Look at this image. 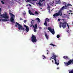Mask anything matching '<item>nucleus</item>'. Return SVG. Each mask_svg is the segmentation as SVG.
<instances>
[{"mask_svg": "<svg viewBox=\"0 0 73 73\" xmlns=\"http://www.w3.org/2000/svg\"><path fill=\"white\" fill-rule=\"evenodd\" d=\"M64 7H62L59 10L58 12V13H56L55 14H54L53 15V16L54 17H56H56H57V16H58L59 15H60V16H61L62 15V10H64Z\"/></svg>", "mask_w": 73, "mask_h": 73, "instance_id": "f257e3e1", "label": "nucleus"}, {"mask_svg": "<svg viewBox=\"0 0 73 73\" xmlns=\"http://www.w3.org/2000/svg\"><path fill=\"white\" fill-rule=\"evenodd\" d=\"M52 54L53 56H52V57L54 58L51 57L50 59V60H52V59L54 60H55V64L56 65H57V59H56V57H57L58 56L56 55L54 53H53Z\"/></svg>", "mask_w": 73, "mask_h": 73, "instance_id": "f03ea898", "label": "nucleus"}, {"mask_svg": "<svg viewBox=\"0 0 73 73\" xmlns=\"http://www.w3.org/2000/svg\"><path fill=\"white\" fill-rule=\"evenodd\" d=\"M17 25L18 26V29L19 30H23V31H24V30H25V28H23V27H22V26L20 25V24H19V23L17 22H16L15 23V27L16 28L17 27Z\"/></svg>", "mask_w": 73, "mask_h": 73, "instance_id": "7ed1b4c3", "label": "nucleus"}, {"mask_svg": "<svg viewBox=\"0 0 73 73\" xmlns=\"http://www.w3.org/2000/svg\"><path fill=\"white\" fill-rule=\"evenodd\" d=\"M67 24V23H66V22H65L63 23H62V22H60V25H59L60 28H61V25H62L63 29H65V28H66V27Z\"/></svg>", "mask_w": 73, "mask_h": 73, "instance_id": "20e7f679", "label": "nucleus"}, {"mask_svg": "<svg viewBox=\"0 0 73 73\" xmlns=\"http://www.w3.org/2000/svg\"><path fill=\"white\" fill-rule=\"evenodd\" d=\"M10 16H11L10 19V20L11 22L13 23H15V21L14 20V17H15V15L13 14L12 13H9Z\"/></svg>", "mask_w": 73, "mask_h": 73, "instance_id": "39448f33", "label": "nucleus"}, {"mask_svg": "<svg viewBox=\"0 0 73 73\" xmlns=\"http://www.w3.org/2000/svg\"><path fill=\"white\" fill-rule=\"evenodd\" d=\"M37 41L36 37L33 35H32L31 37V41L32 42H36Z\"/></svg>", "mask_w": 73, "mask_h": 73, "instance_id": "423d86ee", "label": "nucleus"}, {"mask_svg": "<svg viewBox=\"0 0 73 73\" xmlns=\"http://www.w3.org/2000/svg\"><path fill=\"white\" fill-rule=\"evenodd\" d=\"M1 18H3V19H8L9 18V17L8 15V14L6 12H5V14L1 15Z\"/></svg>", "mask_w": 73, "mask_h": 73, "instance_id": "0eeeda50", "label": "nucleus"}, {"mask_svg": "<svg viewBox=\"0 0 73 73\" xmlns=\"http://www.w3.org/2000/svg\"><path fill=\"white\" fill-rule=\"evenodd\" d=\"M72 63L73 62V60H70L68 62H64V64H65V65L68 66V65H69L71 64V63H72Z\"/></svg>", "mask_w": 73, "mask_h": 73, "instance_id": "6e6552de", "label": "nucleus"}, {"mask_svg": "<svg viewBox=\"0 0 73 73\" xmlns=\"http://www.w3.org/2000/svg\"><path fill=\"white\" fill-rule=\"evenodd\" d=\"M33 26L34 28V31L35 32H37V24H36L35 26L33 25Z\"/></svg>", "mask_w": 73, "mask_h": 73, "instance_id": "1a4fd4ad", "label": "nucleus"}, {"mask_svg": "<svg viewBox=\"0 0 73 73\" xmlns=\"http://www.w3.org/2000/svg\"><path fill=\"white\" fill-rule=\"evenodd\" d=\"M49 19L46 18V19L45 21V23H44V25L45 26H47L48 25V24L47 23V21L48 23H49Z\"/></svg>", "mask_w": 73, "mask_h": 73, "instance_id": "9d476101", "label": "nucleus"}, {"mask_svg": "<svg viewBox=\"0 0 73 73\" xmlns=\"http://www.w3.org/2000/svg\"><path fill=\"white\" fill-rule=\"evenodd\" d=\"M62 4L63 5H64L65 6H63L62 8H63V9H67V6H66V3L65 2H63L62 3Z\"/></svg>", "mask_w": 73, "mask_h": 73, "instance_id": "9b49d317", "label": "nucleus"}, {"mask_svg": "<svg viewBox=\"0 0 73 73\" xmlns=\"http://www.w3.org/2000/svg\"><path fill=\"white\" fill-rule=\"evenodd\" d=\"M24 27H25V28H26V31H27V32H28L29 31V27H28L26 25H24Z\"/></svg>", "mask_w": 73, "mask_h": 73, "instance_id": "f8f14e48", "label": "nucleus"}, {"mask_svg": "<svg viewBox=\"0 0 73 73\" xmlns=\"http://www.w3.org/2000/svg\"><path fill=\"white\" fill-rule=\"evenodd\" d=\"M1 20L2 21H3L4 22H5V21H7L8 20L7 19H0V21H1Z\"/></svg>", "mask_w": 73, "mask_h": 73, "instance_id": "ddd939ff", "label": "nucleus"}, {"mask_svg": "<svg viewBox=\"0 0 73 73\" xmlns=\"http://www.w3.org/2000/svg\"><path fill=\"white\" fill-rule=\"evenodd\" d=\"M29 13L30 14V15H33L34 16L35 15V14L33 13H32V12L31 11V10H29Z\"/></svg>", "mask_w": 73, "mask_h": 73, "instance_id": "4468645a", "label": "nucleus"}, {"mask_svg": "<svg viewBox=\"0 0 73 73\" xmlns=\"http://www.w3.org/2000/svg\"><path fill=\"white\" fill-rule=\"evenodd\" d=\"M36 4H37L38 5H39V6H40V7H42V4H41V3H40V2L38 3H36Z\"/></svg>", "mask_w": 73, "mask_h": 73, "instance_id": "2eb2a0df", "label": "nucleus"}, {"mask_svg": "<svg viewBox=\"0 0 73 73\" xmlns=\"http://www.w3.org/2000/svg\"><path fill=\"white\" fill-rule=\"evenodd\" d=\"M63 58H64V59H66V60H68L69 59V58H68V57L67 56H64L63 57Z\"/></svg>", "mask_w": 73, "mask_h": 73, "instance_id": "dca6fc26", "label": "nucleus"}, {"mask_svg": "<svg viewBox=\"0 0 73 73\" xmlns=\"http://www.w3.org/2000/svg\"><path fill=\"white\" fill-rule=\"evenodd\" d=\"M45 36L46 38L47 39V40L48 39V37H49V36L47 35L46 34H45Z\"/></svg>", "mask_w": 73, "mask_h": 73, "instance_id": "f3484780", "label": "nucleus"}, {"mask_svg": "<svg viewBox=\"0 0 73 73\" xmlns=\"http://www.w3.org/2000/svg\"><path fill=\"white\" fill-rule=\"evenodd\" d=\"M66 6H67V8H68V6H72V5L70 4H69L68 3L67 5Z\"/></svg>", "mask_w": 73, "mask_h": 73, "instance_id": "a211bd4d", "label": "nucleus"}, {"mask_svg": "<svg viewBox=\"0 0 73 73\" xmlns=\"http://www.w3.org/2000/svg\"><path fill=\"white\" fill-rule=\"evenodd\" d=\"M48 29L50 32H51L52 31V29H51V28L48 27Z\"/></svg>", "mask_w": 73, "mask_h": 73, "instance_id": "6ab92c4d", "label": "nucleus"}, {"mask_svg": "<svg viewBox=\"0 0 73 73\" xmlns=\"http://www.w3.org/2000/svg\"><path fill=\"white\" fill-rule=\"evenodd\" d=\"M61 3V2L60 1H57L56 2V4H59Z\"/></svg>", "mask_w": 73, "mask_h": 73, "instance_id": "aec40b11", "label": "nucleus"}, {"mask_svg": "<svg viewBox=\"0 0 73 73\" xmlns=\"http://www.w3.org/2000/svg\"><path fill=\"white\" fill-rule=\"evenodd\" d=\"M50 32H51V33H52V35L54 34V33H55L54 31H52V30L51 31H50Z\"/></svg>", "mask_w": 73, "mask_h": 73, "instance_id": "412c9836", "label": "nucleus"}, {"mask_svg": "<svg viewBox=\"0 0 73 73\" xmlns=\"http://www.w3.org/2000/svg\"><path fill=\"white\" fill-rule=\"evenodd\" d=\"M36 19H37V20H38V22H40V19H39L38 18H36Z\"/></svg>", "mask_w": 73, "mask_h": 73, "instance_id": "4be33fe9", "label": "nucleus"}, {"mask_svg": "<svg viewBox=\"0 0 73 73\" xmlns=\"http://www.w3.org/2000/svg\"><path fill=\"white\" fill-rule=\"evenodd\" d=\"M42 57H43V60H44V59L46 58V57H45V56L44 55H43L42 56Z\"/></svg>", "mask_w": 73, "mask_h": 73, "instance_id": "5701e85b", "label": "nucleus"}, {"mask_svg": "<svg viewBox=\"0 0 73 73\" xmlns=\"http://www.w3.org/2000/svg\"><path fill=\"white\" fill-rule=\"evenodd\" d=\"M45 0H40L39 3H42V1H45Z\"/></svg>", "mask_w": 73, "mask_h": 73, "instance_id": "b1692460", "label": "nucleus"}, {"mask_svg": "<svg viewBox=\"0 0 73 73\" xmlns=\"http://www.w3.org/2000/svg\"><path fill=\"white\" fill-rule=\"evenodd\" d=\"M35 13L36 15H38V12H37L36 11L35 12Z\"/></svg>", "mask_w": 73, "mask_h": 73, "instance_id": "393cba45", "label": "nucleus"}, {"mask_svg": "<svg viewBox=\"0 0 73 73\" xmlns=\"http://www.w3.org/2000/svg\"><path fill=\"white\" fill-rule=\"evenodd\" d=\"M53 4H54V1H53L52 3H51L50 4L52 6H53Z\"/></svg>", "mask_w": 73, "mask_h": 73, "instance_id": "a878e982", "label": "nucleus"}, {"mask_svg": "<svg viewBox=\"0 0 73 73\" xmlns=\"http://www.w3.org/2000/svg\"><path fill=\"white\" fill-rule=\"evenodd\" d=\"M31 1V0H27L26 2V3H28V2H30Z\"/></svg>", "mask_w": 73, "mask_h": 73, "instance_id": "bb28decb", "label": "nucleus"}, {"mask_svg": "<svg viewBox=\"0 0 73 73\" xmlns=\"http://www.w3.org/2000/svg\"><path fill=\"white\" fill-rule=\"evenodd\" d=\"M56 37H57V38H60V35H58L56 36Z\"/></svg>", "mask_w": 73, "mask_h": 73, "instance_id": "cd10ccee", "label": "nucleus"}, {"mask_svg": "<svg viewBox=\"0 0 73 73\" xmlns=\"http://www.w3.org/2000/svg\"><path fill=\"white\" fill-rule=\"evenodd\" d=\"M1 1L2 4H5V3H4V2H3V1Z\"/></svg>", "mask_w": 73, "mask_h": 73, "instance_id": "c85d7f7f", "label": "nucleus"}, {"mask_svg": "<svg viewBox=\"0 0 73 73\" xmlns=\"http://www.w3.org/2000/svg\"><path fill=\"white\" fill-rule=\"evenodd\" d=\"M57 61V62H58V63H57V65H59V60H58V61Z\"/></svg>", "mask_w": 73, "mask_h": 73, "instance_id": "c756f323", "label": "nucleus"}, {"mask_svg": "<svg viewBox=\"0 0 73 73\" xmlns=\"http://www.w3.org/2000/svg\"><path fill=\"white\" fill-rule=\"evenodd\" d=\"M27 21V20H24V21H23L24 23H26V22Z\"/></svg>", "mask_w": 73, "mask_h": 73, "instance_id": "7c9ffc66", "label": "nucleus"}, {"mask_svg": "<svg viewBox=\"0 0 73 73\" xmlns=\"http://www.w3.org/2000/svg\"><path fill=\"white\" fill-rule=\"evenodd\" d=\"M49 10V12L50 13V9H48Z\"/></svg>", "mask_w": 73, "mask_h": 73, "instance_id": "2f4dec72", "label": "nucleus"}, {"mask_svg": "<svg viewBox=\"0 0 73 73\" xmlns=\"http://www.w3.org/2000/svg\"><path fill=\"white\" fill-rule=\"evenodd\" d=\"M50 45H52V46H55V45L52 44H50Z\"/></svg>", "mask_w": 73, "mask_h": 73, "instance_id": "473e14b6", "label": "nucleus"}, {"mask_svg": "<svg viewBox=\"0 0 73 73\" xmlns=\"http://www.w3.org/2000/svg\"><path fill=\"white\" fill-rule=\"evenodd\" d=\"M48 8H49V9H50V6L48 5Z\"/></svg>", "mask_w": 73, "mask_h": 73, "instance_id": "72a5a7b5", "label": "nucleus"}, {"mask_svg": "<svg viewBox=\"0 0 73 73\" xmlns=\"http://www.w3.org/2000/svg\"><path fill=\"white\" fill-rule=\"evenodd\" d=\"M67 26L68 28V29H69V25L68 24H67Z\"/></svg>", "mask_w": 73, "mask_h": 73, "instance_id": "f704fd0d", "label": "nucleus"}, {"mask_svg": "<svg viewBox=\"0 0 73 73\" xmlns=\"http://www.w3.org/2000/svg\"><path fill=\"white\" fill-rule=\"evenodd\" d=\"M32 21H36V20H32Z\"/></svg>", "mask_w": 73, "mask_h": 73, "instance_id": "c9c22d12", "label": "nucleus"}, {"mask_svg": "<svg viewBox=\"0 0 73 73\" xmlns=\"http://www.w3.org/2000/svg\"><path fill=\"white\" fill-rule=\"evenodd\" d=\"M20 20H23V19L22 18H20Z\"/></svg>", "mask_w": 73, "mask_h": 73, "instance_id": "e433bc0d", "label": "nucleus"}, {"mask_svg": "<svg viewBox=\"0 0 73 73\" xmlns=\"http://www.w3.org/2000/svg\"><path fill=\"white\" fill-rule=\"evenodd\" d=\"M30 27H32V25H30Z\"/></svg>", "mask_w": 73, "mask_h": 73, "instance_id": "4c0bfd02", "label": "nucleus"}, {"mask_svg": "<svg viewBox=\"0 0 73 73\" xmlns=\"http://www.w3.org/2000/svg\"><path fill=\"white\" fill-rule=\"evenodd\" d=\"M58 21H60V19H58Z\"/></svg>", "mask_w": 73, "mask_h": 73, "instance_id": "58836bf2", "label": "nucleus"}, {"mask_svg": "<svg viewBox=\"0 0 73 73\" xmlns=\"http://www.w3.org/2000/svg\"><path fill=\"white\" fill-rule=\"evenodd\" d=\"M69 11L70 12H72V11L71 10H70Z\"/></svg>", "mask_w": 73, "mask_h": 73, "instance_id": "ea45409f", "label": "nucleus"}, {"mask_svg": "<svg viewBox=\"0 0 73 73\" xmlns=\"http://www.w3.org/2000/svg\"><path fill=\"white\" fill-rule=\"evenodd\" d=\"M1 11V8H0V12Z\"/></svg>", "mask_w": 73, "mask_h": 73, "instance_id": "a19ab883", "label": "nucleus"}, {"mask_svg": "<svg viewBox=\"0 0 73 73\" xmlns=\"http://www.w3.org/2000/svg\"><path fill=\"white\" fill-rule=\"evenodd\" d=\"M62 20L63 21H64V20H65V19H62Z\"/></svg>", "mask_w": 73, "mask_h": 73, "instance_id": "79ce46f5", "label": "nucleus"}, {"mask_svg": "<svg viewBox=\"0 0 73 73\" xmlns=\"http://www.w3.org/2000/svg\"><path fill=\"white\" fill-rule=\"evenodd\" d=\"M39 29H42V28H41V27H39Z\"/></svg>", "mask_w": 73, "mask_h": 73, "instance_id": "37998d69", "label": "nucleus"}, {"mask_svg": "<svg viewBox=\"0 0 73 73\" xmlns=\"http://www.w3.org/2000/svg\"><path fill=\"white\" fill-rule=\"evenodd\" d=\"M52 31H54V29H52Z\"/></svg>", "mask_w": 73, "mask_h": 73, "instance_id": "c03bdc74", "label": "nucleus"}, {"mask_svg": "<svg viewBox=\"0 0 73 73\" xmlns=\"http://www.w3.org/2000/svg\"><path fill=\"white\" fill-rule=\"evenodd\" d=\"M57 69H59V68L57 67Z\"/></svg>", "mask_w": 73, "mask_h": 73, "instance_id": "a18cd8bd", "label": "nucleus"}, {"mask_svg": "<svg viewBox=\"0 0 73 73\" xmlns=\"http://www.w3.org/2000/svg\"><path fill=\"white\" fill-rule=\"evenodd\" d=\"M29 5L30 6H31V5L30 4H29Z\"/></svg>", "mask_w": 73, "mask_h": 73, "instance_id": "49530a36", "label": "nucleus"}, {"mask_svg": "<svg viewBox=\"0 0 73 73\" xmlns=\"http://www.w3.org/2000/svg\"><path fill=\"white\" fill-rule=\"evenodd\" d=\"M32 1H35V0H31V1H32Z\"/></svg>", "mask_w": 73, "mask_h": 73, "instance_id": "de8ad7c7", "label": "nucleus"}, {"mask_svg": "<svg viewBox=\"0 0 73 73\" xmlns=\"http://www.w3.org/2000/svg\"><path fill=\"white\" fill-rule=\"evenodd\" d=\"M47 54H49V53L48 52H47Z\"/></svg>", "mask_w": 73, "mask_h": 73, "instance_id": "09e8293b", "label": "nucleus"}, {"mask_svg": "<svg viewBox=\"0 0 73 73\" xmlns=\"http://www.w3.org/2000/svg\"><path fill=\"white\" fill-rule=\"evenodd\" d=\"M52 62L53 63V60H52Z\"/></svg>", "mask_w": 73, "mask_h": 73, "instance_id": "8fccbe9b", "label": "nucleus"}, {"mask_svg": "<svg viewBox=\"0 0 73 73\" xmlns=\"http://www.w3.org/2000/svg\"><path fill=\"white\" fill-rule=\"evenodd\" d=\"M1 15V12H0V16Z\"/></svg>", "mask_w": 73, "mask_h": 73, "instance_id": "3c124183", "label": "nucleus"}, {"mask_svg": "<svg viewBox=\"0 0 73 73\" xmlns=\"http://www.w3.org/2000/svg\"><path fill=\"white\" fill-rule=\"evenodd\" d=\"M25 13H24V15H25Z\"/></svg>", "mask_w": 73, "mask_h": 73, "instance_id": "603ef678", "label": "nucleus"}, {"mask_svg": "<svg viewBox=\"0 0 73 73\" xmlns=\"http://www.w3.org/2000/svg\"><path fill=\"white\" fill-rule=\"evenodd\" d=\"M47 51L49 52V51H48V50H47Z\"/></svg>", "mask_w": 73, "mask_h": 73, "instance_id": "864d4df0", "label": "nucleus"}, {"mask_svg": "<svg viewBox=\"0 0 73 73\" xmlns=\"http://www.w3.org/2000/svg\"><path fill=\"white\" fill-rule=\"evenodd\" d=\"M31 23H32V21H31Z\"/></svg>", "mask_w": 73, "mask_h": 73, "instance_id": "5fc2aeb1", "label": "nucleus"}, {"mask_svg": "<svg viewBox=\"0 0 73 73\" xmlns=\"http://www.w3.org/2000/svg\"><path fill=\"white\" fill-rule=\"evenodd\" d=\"M41 9H42V8H40Z\"/></svg>", "mask_w": 73, "mask_h": 73, "instance_id": "6e6d98bb", "label": "nucleus"}, {"mask_svg": "<svg viewBox=\"0 0 73 73\" xmlns=\"http://www.w3.org/2000/svg\"><path fill=\"white\" fill-rule=\"evenodd\" d=\"M28 5H27V6H28Z\"/></svg>", "mask_w": 73, "mask_h": 73, "instance_id": "4d7b16f0", "label": "nucleus"}, {"mask_svg": "<svg viewBox=\"0 0 73 73\" xmlns=\"http://www.w3.org/2000/svg\"><path fill=\"white\" fill-rule=\"evenodd\" d=\"M71 14H73L72 13H71Z\"/></svg>", "mask_w": 73, "mask_h": 73, "instance_id": "13d9d810", "label": "nucleus"}, {"mask_svg": "<svg viewBox=\"0 0 73 73\" xmlns=\"http://www.w3.org/2000/svg\"><path fill=\"white\" fill-rule=\"evenodd\" d=\"M35 0V1H37V0Z\"/></svg>", "mask_w": 73, "mask_h": 73, "instance_id": "bf43d9fd", "label": "nucleus"}, {"mask_svg": "<svg viewBox=\"0 0 73 73\" xmlns=\"http://www.w3.org/2000/svg\"><path fill=\"white\" fill-rule=\"evenodd\" d=\"M73 24V22H72V24Z\"/></svg>", "mask_w": 73, "mask_h": 73, "instance_id": "052dcab7", "label": "nucleus"}, {"mask_svg": "<svg viewBox=\"0 0 73 73\" xmlns=\"http://www.w3.org/2000/svg\"><path fill=\"white\" fill-rule=\"evenodd\" d=\"M16 0H15V1Z\"/></svg>", "mask_w": 73, "mask_h": 73, "instance_id": "680f3d73", "label": "nucleus"}]
</instances>
